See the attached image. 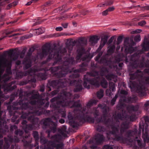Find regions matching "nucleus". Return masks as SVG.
Returning <instances> with one entry per match:
<instances>
[{
    "label": "nucleus",
    "instance_id": "nucleus-1",
    "mask_svg": "<svg viewBox=\"0 0 149 149\" xmlns=\"http://www.w3.org/2000/svg\"><path fill=\"white\" fill-rule=\"evenodd\" d=\"M54 47L53 49L51 48L50 44H46L45 45L42 49V52L39 55L40 58L42 57L49 54L48 60L52 59L54 58L56 61L54 63L53 65H54L56 63H59L61 60V54L66 52V50L65 48H64L61 50L59 49H57L56 48V44L54 43L53 45Z\"/></svg>",
    "mask_w": 149,
    "mask_h": 149
},
{
    "label": "nucleus",
    "instance_id": "nucleus-2",
    "mask_svg": "<svg viewBox=\"0 0 149 149\" xmlns=\"http://www.w3.org/2000/svg\"><path fill=\"white\" fill-rule=\"evenodd\" d=\"M87 43L86 40H84L83 38H80L77 41H74L69 42V44L70 45V46H68V48L70 51L72 50L73 46L76 43L77 54L76 58L77 61L80 59L84 53L85 50L84 47L86 45Z\"/></svg>",
    "mask_w": 149,
    "mask_h": 149
},
{
    "label": "nucleus",
    "instance_id": "nucleus-3",
    "mask_svg": "<svg viewBox=\"0 0 149 149\" xmlns=\"http://www.w3.org/2000/svg\"><path fill=\"white\" fill-rule=\"evenodd\" d=\"M74 62V58H71L67 61H65L62 67L60 66L54 67L52 68V70L53 72L59 70V72L55 74V76L57 77H62L65 76L68 70V68L67 66L69 64H72Z\"/></svg>",
    "mask_w": 149,
    "mask_h": 149
},
{
    "label": "nucleus",
    "instance_id": "nucleus-4",
    "mask_svg": "<svg viewBox=\"0 0 149 149\" xmlns=\"http://www.w3.org/2000/svg\"><path fill=\"white\" fill-rule=\"evenodd\" d=\"M114 119L115 121L113 125H111V127L112 129V131L110 132V133L115 135L116 139L117 141H121L123 140L122 136H119L117 135V134L118 132V130L116 126L118 127L119 125V121L118 119L121 120H124V117L122 116V115L120 113H118L116 117H114Z\"/></svg>",
    "mask_w": 149,
    "mask_h": 149
},
{
    "label": "nucleus",
    "instance_id": "nucleus-5",
    "mask_svg": "<svg viewBox=\"0 0 149 149\" xmlns=\"http://www.w3.org/2000/svg\"><path fill=\"white\" fill-rule=\"evenodd\" d=\"M97 107L100 108L102 109L103 113L100 117L96 119V121L97 123L101 122H107V116L109 112L110 111V108L104 104H98Z\"/></svg>",
    "mask_w": 149,
    "mask_h": 149
},
{
    "label": "nucleus",
    "instance_id": "nucleus-6",
    "mask_svg": "<svg viewBox=\"0 0 149 149\" xmlns=\"http://www.w3.org/2000/svg\"><path fill=\"white\" fill-rule=\"evenodd\" d=\"M79 77V75L77 74L74 73L72 75L69 76L68 79V82H69V84L70 86L76 85L75 88L74 90L75 92H79L82 89L81 80L77 81L74 79V78L78 77Z\"/></svg>",
    "mask_w": 149,
    "mask_h": 149
},
{
    "label": "nucleus",
    "instance_id": "nucleus-7",
    "mask_svg": "<svg viewBox=\"0 0 149 149\" xmlns=\"http://www.w3.org/2000/svg\"><path fill=\"white\" fill-rule=\"evenodd\" d=\"M67 136L66 128L65 126H64L58 130L57 134L51 136V139L53 141L50 142L59 143L63 137H66Z\"/></svg>",
    "mask_w": 149,
    "mask_h": 149
},
{
    "label": "nucleus",
    "instance_id": "nucleus-8",
    "mask_svg": "<svg viewBox=\"0 0 149 149\" xmlns=\"http://www.w3.org/2000/svg\"><path fill=\"white\" fill-rule=\"evenodd\" d=\"M104 138L102 134H97L95 136L94 139H90L89 142L86 144V145L89 146L90 148L92 149H94L97 148L96 145H93L95 141L96 144H99L102 143L104 141Z\"/></svg>",
    "mask_w": 149,
    "mask_h": 149
},
{
    "label": "nucleus",
    "instance_id": "nucleus-9",
    "mask_svg": "<svg viewBox=\"0 0 149 149\" xmlns=\"http://www.w3.org/2000/svg\"><path fill=\"white\" fill-rule=\"evenodd\" d=\"M72 97V94L70 93H67L64 95L63 100H60L58 101L57 104L59 105V107L60 106L65 107L70 106L72 104L73 102L74 101L73 99L72 101L71 100V99Z\"/></svg>",
    "mask_w": 149,
    "mask_h": 149
},
{
    "label": "nucleus",
    "instance_id": "nucleus-10",
    "mask_svg": "<svg viewBox=\"0 0 149 149\" xmlns=\"http://www.w3.org/2000/svg\"><path fill=\"white\" fill-rule=\"evenodd\" d=\"M136 43L133 40V38L126 37L124 41V45L125 46V51L127 53H132L134 50V48L133 46H134Z\"/></svg>",
    "mask_w": 149,
    "mask_h": 149
},
{
    "label": "nucleus",
    "instance_id": "nucleus-11",
    "mask_svg": "<svg viewBox=\"0 0 149 149\" xmlns=\"http://www.w3.org/2000/svg\"><path fill=\"white\" fill-rule=\"evenodd\" d=\"M90 84L94 85L97 87H98L100 86L98 81L95 79H93L90 80H84L83 85L85 88L88 89H89L90 88Z\"/></svg>",
    "mask_w": 149,
    "mask_h": 149
},
{
    "label": "nucleus",
    "instance_id": "nucleus-12",
    "mask_svg": "<svg viewBox=\"0 0 149 149\" xmlns=\"http://www.w3.org/2000/svg\"><path fill=\"white\" fill-rule=\"evenodd\" d=\"M82 106L80 103V100L74 102L73 104L70 107V108H74V113H79L81 112L80 110L81 109Z\"/></svg>",
    "mask_w": 149,
    "mask_h": 149
},
{
    "label": "nucleus",
    "instance_id": "nucleus-13",
    "mask_svg": "<svg viewBox=\"0 0 149 149\" xmlns=\"http://www.w3.org/2000/svg\"><path fill=\"white\" fill-rule=\"evenodd\" d=\"M108 37L107 36L105 35L102 38L99 47L96 50V52H98L100 51L102 48L104 46L105 44L107 42Z\"/></svg>",
    "mask_w": 149,
    "mask_h": 149
},
{
    "label": "nucleus",
    "instance_id": "nucleus-14",
    "mask_svg": "<svg viewBox=\"0 0 149 149\" xmlns=\"http://www.w3.org/2000/svg\"><path fill=\"white\" fill-rule=\"evenodd\" d=\"M143 75V72L139 70L136 72L130 75V79L132 80H134L137 78H141Z\"/></svg>",
    "mask_w": 149,
    "mask_h": 149
},
{
    "label": "nucleus",
    "instance_id": "nucleus-15",
    "mask_svg": "<svg viewBox=\"0 0 149 149\" xmlns=\"http://www.w3.org/2000/svg\"><path fill=\"white\" fill-rule=\"evenodd\" d=\"M39 98V96L37 94H33L31 97H30L31 101L29 103L31 105H33L35 104Z\"/></svg>",
    "mask_w": 149,
    "mask_h": 149
},
{
    "label": "nucleus",
    "instance_id": "nucleus-16",
    "mask_svg": "<svg viewBox=\"0 0 149 149\" xmlns=\"http://www.w3.org/2000/svg\"><path fill=\"white\" fill-rule=\"evenodd\" d=\"M129 127V123L126 122L123 123L121 125L120 128V133L122 134Z\"/></svg>",
    "mask_w": 149,
    "mask_h": 149
},
{
    "label": "nucleus",
    "instance_id": "nucleus-17",
    "mask_svg": "<svg viewBox=\"0 0 149 149\" xmlns=\"http://www.w3.org/2000/svg\"><path fill=\"white\" fill-rule=\"evenodd\" d=\"M33 136L35 139L36 143L34 145V147H36L35 149H38L39 146L38 145V141L39 138L38 137V133L36 131H34L33 134Z\"/></svg>",
    "mask_w": 149,
    "mask_h": 149
},
{
    "label": "nucleus",
    "instance_id": "nucleus-18",
    "mask_svg": "<svg viewBox=\"0 0 149 149\" xmlns=\"http://www.w3.org/2000/svg\"><path fill=\"white\" fill-rule=\"evenodd\" d=\"M62 83H63V81H62L61 79H59L52 81L51 83V84L54 87L56 86L59 87Z\"/></svg>",
    "mask_w": 149,
    "mask_h": 149
},
{
    "label": "nucleus",
    "instance_id": "nucleus-19",
    "mask_svg": "<svg viewBox=\"0 0 149 149\" xmlns=\"http://www.w3.org/2000/svg\"><path fill=\"white\" fill-rule=\"evenodd\" d=\"M49 144L51 146L54 148H56V149H62L63 148L64 144L63 143H60L58 144H56L54 142H49Z\"/></svg>",
    "mask_w": 149,
    "mask_h": 149
},
{
    "label": "nucleus",
    "instance_id": "nucleus-20",
    "mask_svg": "<svg viewBox=\"0 0 149 149\" xmlns=\"http://www.w3.org/2000/svg\"><path fill=\"white\" fill-rule=\"evenodd\" d=\"M97 107L93 108L91 110V111L90 112V113L93 114L95 118H96L95 120L97 118H97V117L100 114L99 111L97 109Z\"/></svg>",
    "mask_w": 149,
    "mask_h": 149
},
{
    "label": "nucleus",
    "instance_id": "nucleus-21",
    "mask_svg": "<svg viewBox=\"0 0 149 149\" xmlns=\"http://www.w3.org/2000/svg\"><path fill=\"white\" fill-rule=\"evenodd\" d=\"M99 39L98 36H93L90 38L89 41L92 45H94L97 42Z\"/></svg>",
    "mask_w": 149,
    "mask_h": 149
},
{
    "label": "nucleus",
    "instance_id": "nucleus-22",
    "mask_svg": "<svg viewBox=\"0 0 149 149\" xmlns=\"http://www.w3.org/2000/svg\"><path fill=\"white\" fill-rule=\"evenodd\" d=\"M98 102V101L97 100L91 99L87 103L86 106L87 107L92 106L93 105L96 104Z\"/></svg>",
    "mask_w": 149,
    "mask_h": 149
},
{
    "label": "nucleus",
    "instance_id": "nucleus-23",
    "mask_svg": "<svg viewBox=\"0 0 149 149\" xmlns=\"http://www.w3.org/2000/svg\"><path fill=\"white\" fill-rule=\"evenodd\" d=\"M142 49L146 51L149 49V41L145 42L144 40L142 45Z\"/></svg>",
    "mask_w": 149,
    "mask_h": 149
},
{
    "label": "nucleus",
    "instance_id": "nucleus-24",
    "mask_svg": "<svg viewBox=\"0 0 149 149\" xmlns=\"http://www.w3.org/2000/svg\"><path fill=\"white\" fill-rule=\"evenodd\" d=\"M88 65L87 62H84L82 63L80 65L81 68L78 70V71L80 72H81L87 70L86 67Z\"/></svg>",
    "mask_w": 149,
    "mask_h": 149
},
{
    "label": "nucleus",
    "instance_id": "nucleus-25",
    "mask_svg": "<svg viewBox=\"0 0 149 149\" xmlns=\"http://www.w3.org/2000/svg\"><path fill=\"white\" fill-rule=\"evenodd\" d=\"M23 63L25 64V68L26 69H27L31 66V61L30 59H26L23 62Z\"/></svg>",
    "mask_w": 149,
    "mask_h": 149
},
{
    "label": "nucleus",
    "instance_id": "nucleus-26",
    "mask_svg": "<svg viewBox=\"0 0 149 149\" xmlns=\"http://www.w3.org/2000/svg\"><path fill=\"white\" fill-rule=\"evenodd\" d=\"M139 109L138 105L134 106L133 105L128 106L127 107V109L128 110L133 111H137Z\"/></svg>",
    "mask_w": 149,
    "mask_h": 149
},
{
    "label": "nucleus",
    "instance_id": "nucleus-27",
    "mask_svg": "<svg viewBox=\"0 0 149 149\" xmlns=\"http://www.w3.org/2000/svg\"><path fill=\"white\" fill-rule=\"evenodd\" d=\"M142 138L143 139L144 142H149V135H148L147 132H145L142 136Z\"/></svg>",
    "mask_w": 149,
    "mask_h": 149
},
{
    "label": "nucleus",
    "instance_id": "nucleus-28",
    "mask_svg": "<svg viewBox=\"0 0 149 149\" xmlns=\"http://www.w3.org/2000/svg\"><path fill=\"white\" fill-rule=\"evenodd\" d=\"M97 96L98 99L101 98L104 96V91L102 89H100L99 91L97 92Z\"/></svg>",
    "mask_w": 149,
    "mask_h": 149
},
{
    "label": "nucleus",
    "instance_id": "nucleus-29",
    "mask_svg": "<svg viewBox=\"0 0 149 149\" xmlns=\"http://www.w3.org/2000/svg\"><path fill=\"white\" fill-rule=\"evenodd\" d=\"M28 120L31 122L34 123L35 121L37 122L38 119L37 118L34 117L33 115L29 116L28 118Z\"/></svg>",
    "mask_w": 149,
    "mask_h": 149
},
{
    "label": "nucleus",
    "instance_id": "nucleus-30",
    "mask_svg": "<svg viewBox=\"0 0 149 149\" xmlns=\"http://www.w3.org/2000/svg\"><path fill=\"white\" fill-rule=\"evenodd\" d=\"M38 111H35L33 112H29L28 113H26L23 114L21 116V118L24 119L25 118H27V116H28L29 114L30 113H35L36 114L37 113Z\"/></svg>",
    "mask_w": 149,
    "mask_h": 149
},
{
    "label": "nucleus",
    "instance_id": "nucleus-31",
    "mask_svg": "<svg viewBox=\"0 0 149 149\" xmlns=\"http://www.w3.org/2000/svg\"><path fill=\"white\" fill-rule=\"evenodd\" d=\"M108 53L109 54H111L113 52L115 49V46L114 45L110 46L108 47Z\"/></svg>",
    "mask_w": 149,
    "mask_h": 149
},
{
    "label": "nucleus",
    "instance_id": "nucleus-32",
    "mask_svg": "<svg viewBox=\"0 0 149 149\" xmlns=\"http://www.w3.org/2000/svg\"><path fill=\"white\" fill-rule=\"evenodd\" d=\"M101 85L102 87L106 88L107 87L108 82L105 79H103L101 82Z\"/></svg>",
    "mask_w": 149,
    "mask_h": 149
},
{
    "label": "nucleus",
    "instance_id": "nucleus-33",
    "mask_svg": "<svg viewBox=\"0 0 149 149\" xmlns=\"http://www.w3.org/2000/svg\"><path fill=\"white\" fill-rule=\"evenodd\" d=\"M147 63L148 64H145L143 61H141L140 62V64L139 65L140 68H142L144 67H148L149 66V61H147Z\"/></svg>",
    "mask_w": 149,
    "mask_h": 149
},
{
    "label": "nucleus",
    "instance_id": "nucleus-34",
    "mask_svg": "<svg viewBox=\"0 0 149 149\" xmlns=\"http://www.w3.org/2000/svg\"><path fill=\"white\" fill-rule=\"evenodd\" d=\"M109 86L110 89H111L112 91H114L115 88V85L113 83L111 82H109Z\"/></svg>",
    "mask_w": 149,
    "mask_h": 149
},
{
    "label": "nucleus",
    "instance_id": "nucleus-35",
    "mask_svg": "<svg viewBox=\"0 0 149 149\" xmlns=\"http://www.w3.org/2000/svg\"><path fill=\"white\" fill-rule=\"evenodd\" d=\"M69 123L73 128H76L78 126V123H75L74 121H69Z\"/></svg>",
    "mask_w": 149,
    "mask_h": 149
},
{
    "label": "nucleus",
    "instance_id": "nucleus-36",
    "mask_svg": "<svg viewBox=\"0 0 149 149\" xmlns=\"http://www.w3.org/2000/svg\"><path fill=\"white\" fill-rule=\"evenodd\" d=\"M115 75L113 74H109L106 76V78L108 80H111L114 78Z\"/></svg>",
    "mask_w": 149,
    "mask_h": 149
},
{
    "label": "nucleus",
    "instance_id": "nucleus-37",
    "mask_svg": "<svg viewBox=\"0 0 149 149\" xmlns=\"http://www.w3.org/2000/svg\"><path fill=\"white\" fill-rule=\"evenodd\" d=\"M29 108V103L28 102L23 103L21 105V108L22 109H26Z\"/></svg>",
    "mask_w": 149,
    "mask_h": 149
},
{
    "label": "nucleus",
    "instance_id": "nucleus-38",
    "mask_svg": "<svg viewBox=\"0 0 149 149\" xmlns=\"http://www.w3.org/2000/svg\"><path fill=\"white\" fill-rule=\"evenodd\" d=\"M40 141L42 143L45 144L47 142V140L44 136H41L40 138Z\"/></svg>",
    "mask_w": 149,
    "mask_h": 149
},
{
    "label": "nucleus",
    "instance_id": "nucleus-39",
    "mask_svg": "<svg viewBox=\"0 0 149 149\" xmlns=\"http://www.w3.org/2000/svg\"><path fill=\"white\" fill-rule=\"evenodd\" d=\"M92 57L91 56V57H90V55H86L84 56V57L82 58L81 59V60L83 61H88V60H90L91 59V58Z\"/></svg>",
    "mask_w": 149,
    "mask_h": 149
},
{
    "label": "nucleus",
    "instance_id": "nucleus-40",
    "mask_svg": "<svg viewBox=\"0 0 149 149\" xmlns=\"http://www.w3.org/2000/svg\"><path fill=\"white\" fill-rule=\"evenodd\" d=\"M51 124L52 125H53L54 126V127H53L52 130L53 131V133H55L56 131V123L55 122H54L53 121H52Z\"/></svg>",
    "mask_w": 149,
    "mask_h": 149
},
{
    "label": "nucleus",
    "instance_id": "nucleus-41",
    "mask_svg": "<svg viewBox=\"0 0 149 149\" xmlns=\"http://www.w3.org/2000/svg\"><path fill=\"white\" fill-rule=\"evenodd\" d=\"M96 52L98 53V52ZM99 53L96 56L95 58V60L96 61H97L98 62V61H99V59L100 58V57L102 55L103 52H98Z\"/></svg>",
    "mask_w": 149,
    "mask_h": 149
},
{
    "label": "nucleus",
    "instance_id": "nucleus-42",
    "mask_svg": "<svg viewBox=\"0 0 149 149\" xmlns=\"http://www.w3.org/2000/svg\"><path fill=\"white\" fill-rule=\"evenodd\" d=\"M35 48L33 47L30 48L27 53V55L29 56H30L32 54V53L34 51Z\"/></svg>",
    "mask_w": 149,
    "mask_h": 149
},
{
    "label": "nucleus",
    "instance_id": "nucleus-43",
    "mask_svg": "<svg viewBox=\"0 0 149 149\" xmlns=\"http://www.w3.org/2000/svg\"><path fill=\"white\" fill-rule=\"evenodd\" d=\"M26 51V48H24L23 49L20 54V58H23L24 57V54Z\"/></svg>",
    "mask_w": 149,
    "mask_h": 149
},
{
    "label": "nucleus",
    "instance_id": "nucleus-44",
    "mask_svg": "<svg viewBox=\"0 0 149 149\" xmlns=\"http://www.w3.org/2000/svg\"><path fill=\"white\" fill-rule=\"evenodd\" d=\"M98 62L100 63H107V60L104 57L102 56L100 60L98 61Z\"/></svg>",
    "mask_w": 149,
    "mask_h": 149
},
{
    "label": "nucleus",
    "instance_id": "nucleus-45",
    "mask_svg": "<svg viewBox=\"0 0 149 149\" xmlns=\"http://www.w3.org/2000/svg\"><path fill=\"white\" fill-rule=\"evenodd\" d=\"M87 121L90 123H93L94 122V119L93 118L88 116L86 118Z\"/></svg>",
    "mask_w": 149,
    "mask_h": 149
},
{
    "label": "nucleus",
    "instance_id": "nucleus-46",
    "mask_svg": "<svg viewBox=\"0 0 149 149\" xmlns=\"http://www.w3.org/2000/svg\"><path fill=\"white\" fill-rule=\"evenodd\" d=\"M51 121V119L50 118H47L43 122L44 124L46 125L47 126L49 124V122Z\"/></svg>",
    "mask_w": 149,
    "mask_h": 149
},
{
    "label": "nucleus",
    "instance_id": "nucleus-47",
    "mask_svg": "<svg viewBox=\"0 0 149 149\" xmlns=\"http://www.w3.org/2000/svg\"><path fill=\"white\" fill-rule=\"evenodd\" d=\"M36 33L38 35L42 34L44 32V31L41 28H38L36 29Z\"/></svg>",
    "mask_w": 149,
    "mask_h": 149
},
{
    "label": "nucleus",
    "instance_id": "nucleus-48",
    "mask_svg": "<svg viewBox=\"0 0 149 149\" xmlns=\"http://www.w3.org/2000/svg\"><path fill=\"white\" fill-rule=\"evenodd\" d=\"M118 96L117 95H116L111 100V104L112 105H113L115 104V102L116 101V99L118 97Z\"/></svg>",
    "mask_w": 149,
    "mask_h": 149
},
{
    "label": "nucleus",
    "instance_id": "nucleus-49",
    "mask_svg": "<svg viewBox=\"0 0 149 149\" xmlns=\"http://www.w3.org/2000/svg\"><path fill=\"white\" fill-rule=\"evenodd\" d=\"M134 40L136 42H138L141 40V36L140 35H138L136 36L134 38Z\"/></svg>",
    "mask_w": 149,
    "mask_h": 149
},
{
    "label": "nucleus",
    "instance_id": "nucleus-50",
    "mask_svg": "<svg viewBox=\"0 0 149 149\" xmlns=\"http://www.w3.org/2000/svg\"><path fill=\"white\" fill-rule=\"evenodd\" d=\"M98 74V73L97 71H93L89 73L90 75L93 77H95L96 76H97Z\"/></svg>",
    "mask_w": 149,
    "mask_h": 149
},
{
    "label": "nucleus",
    "instance_id": "nucleus-51",
    "mask_svg": "<svg viewBox=\"0 0 149 149\" xmlns=\"http://www.w3.org/2000/svg\"><path fill=\"white\" fill-rule=\"evenodd\" d=\"M33 125L31 124L27 125H26V129L28 130H31L33 129Z\"/></svg>",
    "mask_w": 149,
    "mask_h": 149
},
{
    "label": "nucleus",
    "instance_id": "nucleus-52",
    "mask_svg": "<svg viewBox=\"0 0 149 149\" xmlns=\"http://www.w3.org/2000/svg\"><path fill=\"white\" fill-rule=\"evenodd\" d=\"M123 38V36H119L118 37L117 39V45L119 44L122 42V41Z\"/></svg>",
    "mask_w": 149,
    "mask_h": 149
},
{
    "label": "nucleus",
    "instance_id": "nucleus-53",
    "mask_svg": "<svg viewBox=\"0 0 149 149\" xmlns=\"http://www.w3.org/2000/svg\"><path fill=\"white\" fill-rule=\"evenodd\" d=\"M18 57V54H14L12 57V60L13 61H15L17 59Z\"/></svg>",
    "mask_w": 149,
    "mask_h": 149
},
{
    "label": "nucleus",
    "instance_id": "nucleus-54",
    "mask_svg": "<svg viewBox=\"0 0 149 149\" xmlns=\"http://www.w3.org/2000/svg\"><path fill=\"white\" fill-rule=\"evenodd\" d=\"M113 148L112 146L108 145H104L102 149H113Z\"/></svg>",
    "mask_w": 149,
    "mask_h": 149
},
{
    "label": "nucleus",
    "instance_id": "nucleus-55",
    "mask_svg": "<svg viewBox=\"0 0 149 149\" xmlns=\"http://www.w3.org/2000/svg\"><path fill=\"white\" fill-rule=\"evenodd\" d=\"M32 71L33 70H29L28 71H26L25 72V75H26L29 74L30 75L29 76V77H31L32 75V74H31L32 73Z\"/></svg>",
    "mask_w": 149,
    "mask_h": 149
},
{
    "label": "nucleus",
    "instance_id": "nucleus-56",
    "mask_svg": "<svg viewBox=\"0 0 149 149\" xmlns=\"http://www.w3.org/2000/svg\"><path fill=\"white\" fill-rule=\"evenodd\" d=\"M97 130L99 132H101L103 131L104 130V128L101 126L98 125L97 127Z\"/></svg>",
    "mask_w": 149,
    "mask_h": 149
},
{
    "label": "nucleus",
    "instance_id": "nucleus-57",
    "mask_svg": "<svg viewBox=\"0 0 149 149\" xmlns=\"http://www.w3.org/2000/svg\"><path fill=\"white\" fill-rule=\"evenodd\" d=\"M142 31V30L141 29H136L135 31H133L131 32V33L134 34L137 33H139Z\"/></svg>",
    "mask_w": 149,
    "mask_h": 149
},
{
    "label": "nucleus",
    "instance_id": "nucleus-58",
    "mask_svg": "<svg viewBox=\"0 0 149 149\" xmlns=\"http://www.w3.org/2000/svg\"><path fill=\"white\" fill-rule=\"evenodd\" d=\"M146 24V22L144 20L139 22L138 23V25L140 26H143Z\"/></svg>",
    "mask_w": 149,
    "mask_h": 149
},
{
    "label": "nucleus",
    "instance_id": "nucleus-59",
    "mask_svg": "<svg viewBox=\"0 0 149 149\" xmlns=\"http://www.w3.org/2000/svg\"><path fill=\"white\" fill-rule=\"evenodd\" d=\"M13 50L12 49H10L9 51H7L6 52L8 54V55L11 57L12 54Z\"/></svg>",
    "mask_w": 149,
    "mask_h": 149
},
{
    "label": "nucleus",
    "instance_id": "nucleus-60",
    "mask_svg": "<svg viewBox=\"0 0 149 149\" xmlns=\"http://www.w3.org/2000/svg\"><path fill=\"white\" fill-rule=\"evenodd\" d=\"M137 141L138 145L140 147V148H143V145L142 144L140 141L139 140H138Z\"/></svg>",
    "mask_w": 149,
    "mask_h": 149
},
{
    "label": "nucleus",
    "instance_id": "nucleus-61",
    "mask_svg": "<svg viewBox=\"0 0 149 149\" xmlns=\"http://www.w3.org/2000/svg\"><path fill=\"white\" fill-rule=\"evenodd\" d=\"M113 1H112L111 0L108 1L107 2L106 5L107 6H111L113 4Z\"/></svg>",
    "mask_w": 149,
    "mask_h": 149
},
{
    "label": "nucleus",
    "instance_id": "nucleus-62",
    "mask_svg": "<svg viewBox=\"0 0 149 149\" xmlns=\"http://www.w3.org/2000/svg\"><path fill=\"white\" fill-rule=\"evenodd\" d=\"M115 9V8L113 7H110L108 8L107 9V10L108 12H111L113 11Z\"/></svg>",
    "mask_w": 149,
    "mask_h": 149
},
{
    "label": "nucleus",
    "instance_id": "nucleus-63",
    "mask_svg": "<svg viewBox=\"0 0 149 149\" xmlns=\"http://www.w3.org/2000/svg\"><path fill=\"white\" fill-rule=\"evenodd\" d=\"M13 7V4L12 3H10L9 4H8L6 7V9L7 10H9L11 8Z\"/></svg>",
    "mask_w": 149,
    "mask_h": 149
},
{
    "label": "nucleus",
    "instance_id": "nucleus-64",
    "mask_svg": "<svg viewBox=\"0 0 149 149\" xmlns=\"http://www.w3.org/2000/svg\"><path fill=\"white\" fill-rule=\"evenodd\" d=\"M135 115H133L130 117V121H133L135 120Z\"/></svg>",
    "mask_w": 149,
    "mask_h": 149
}]
</instances>
